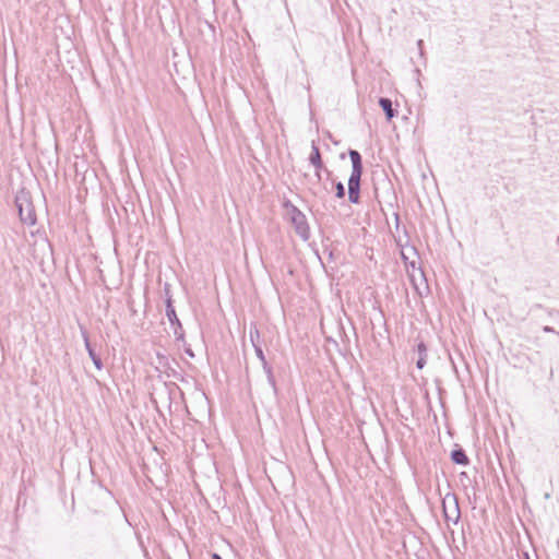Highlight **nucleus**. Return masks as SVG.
<instances>
[{"label":"nucleus","instance_id":"obj_19","mask_svg":"<svg viewBox=\"0 0 559 559\" xmlns=\"http://www.w3.org/2000/svg\"><path fill=\"white\" fill-rule=\"evenodd\" d=\"M212 558L213 559H222V557L219 555H217V554H213Z\"/></svg>","mask_w":559,"mask_h":559},{"label":"nucleus","instance_id":"obj_12","mask_svg":"<svg viewBox=\"0 0 559 559\" xmlns=\"http://www.w3.org/2000/svg\"><path fill=\"white\" fill-rule=\"evenodd\" d=\"M405 267L407 275H409L411 273H415V271H421L416 260H411L409 262H406Z\"/></svg>","mask_w":559,"mask_h":559},{"label":"nucleus","instance_id":"obj_1","mask_svg":"<svg viewBox=\"0 0 559 559\" xmlns=\"http://www.w3.org/2000/svg\"><path fill=\"white\" fill-rule=\"evenodd\" d=\"M348 154L352 160V174L348 179V200L352 203H358L360 177L362 174L361 156L355 150H350Z\"/></svg>","mask_w":559,"mask_h":559},{"label":"nucleus","instance_id":"obj_13","mask_svg":"<svg viewBox=\"0 0 559 559\" xmlns=\"http://www.w3.org/2000/svg\"><path fill=\"white\" fill-rule=\"evenodd\" d=\"M409 253H412L413 255H416L417 252H416V249L414 247H409L405 250L402 251L401 255H402V259L404 260V263L406 264V262H409Z\"/></svg>","mask_w":559,"mask_h":559},{"label":"nucleus","instance_id":"obj_8","mask_svg":"<svg viewBox=\"0 0 559 559\" xmlns=\"http://www.w3.org/2000/svg\"><path fill=\"white\" fill-rule=\"evenodd\" d=\"M166 317L173 326L177 325L179 329H181V323L176 314L175 308L171 305L170 297L166 300Z\"/></svg>","mask_w":559,"mask_h":559},{"label":"nucleus","instance_id":"obj_17","mask_svg":"<svg viewBox=\"0 0 559 559\" xmlns=\"http://www.w3.org/2000/svg\"><path fill=\"white\" fill-rule=\"evenodd\" d=\"M418 352L420 355H426V347L423 343L418 345Z\"/></svg>","mask_w":559,"mask_h":559},{"label":"nucleus","instance_id":"obj_6","mask_svg":"<svg viewBox=\"0 0 559 559\" xmlns=\"http://www.w3.org/2000/svg\"><path fill=\"white\" fill-rule=\"evenodd\" d=\"M254 346V352H255V355L257 357L260 359L261 364H262V367H263V370L265 371L266 376H267V380L270 382V384L275 388V379L273 377V373H272V369L271 367L269 366L266 359H265V356L263 354V350L260 346L253 344Z\"/></svg>","mask_w":559,"mask_h":559},{"label":"nucleus","instance_id":"obj_5","mask_svg":"<svg viewBox=\"0 0 559 559\" xmlns=\"http://www.w3.org/2000/svg\"><path fill=\"white\" fill-rule=\"evenodd\" d=\"M80 329H81V334H82V337L84 340V345H85V348H86V350L88 353V356L92 359L94 366L98 370H100L103 368L102 359L96 355V353L92 348L91 343H90V338H88V334H87L86 330L83 326H80Z\"/></svg>","mask_w":559,"mask_h":559},{"label":"nucleus","instance_id":"obj_16","mask_svg":"<svg viewBox=\"0 0 559 559\" xmlns=\"http://www.w3.org/2000/svg\"><path fill=\"white\" fill-rule=\"evenodd\" d=\"M174 334L176 335V337H177L178 340H183L182 328H181V329H179V328L176 325V328H175V330H174Z\"/></svg>","mask_w":559,"mask_h":559},{"label":"nucleus","instance_id":"obj_14","mask_svg":"<svg viewBox=\"0 0 559 559\" xmlns=\"http://www.w3.org/2000/svg\"><path fill=\"white\" fill-rule=\"evenodd\" d=\"M335 189H336V197L337 198H343L345 195V188H344V185L342 182H337L335 185Z\"/></svg>","mask_w":559,"mask_h":559},{"label":"nucleus","instance_id":"obj_15","mask_svg":"<svg viewBox=\"0 0 559 559\" xmlns=\"http://www.w3.org/2000/svg\"><path fill=\"white\" fill-rule=\"evenodd\" d=\"M426 355H420L419 359L417 360L416 362V366L418 369H423L425 364H426V358H425Z\"/></svg>","mask_w":559,"mask_h":559},{"label":"nucleus","instance_id":"obj_2","mask_svg":"<svg viewBox=\"0 0 559 559\" xmlns=\"http://www.w3.org/2000/svg\"><path fill=\"white\" fill-rule=\"evenodd\" d=\"M289 221L293 224L296 234L302 239L308 240L310 237V229L307 223L306 215L299 211L296 206H290L287 211Z\"/></svg>","mask_w":559,"mask_h":559},{"label":"nucleus","instance_id":"obj_3","mask_svg":"<svg viewBox=\"0 0 559 559\" xmlns=\"http://www.w3.org/2000/svg\"><path fill=\"white\" fill-rule=\"evenodd\" d=\"M442 508L445 520L456 524L460 519V508L455 495L447 493L442 499Z\"/></svg>","mask_w":559,"mask_h":559},{"label":"nucleus","instance_id":"obj_11","mask_svg":"<svg viewBox=\"0 0 559 559\" xmlns=\"http://www.w3.org/2000/svg\"><path fill=\"white\" fill-rule=\"evenodd\" d=\"M451 457L454 463L460 464V465H466L468 463V459H467L465 452L461 449L453 450L451 453Z\"/></svg>","mask_w":559,"mask_h":559},{"label":"nucleus","instance_id":"obj_7","mask_svg":"<svg viewBox=\"0 0 559 559\" xmlns=\"http://www.w3.org/2000/svg\"><path fill=\"white\" fill-rule=\"evenodd\" d=\"M17 207L21 221L24 222L25 224L34 225L36 222V217L32 212L29 204H26V211H24L23 205L21 203H17Z\"/></svg>","mask_w":559,"mask_h":559},{"label":"nucleus","instance_id":"obj_18","mask_svg":"<svg viewBox=\"0 0 559 559\" xmlns=\"http://www.w3.org/2000/svg\"><path fill=\"white\" fill-rule=\"evenodd\" d=\"M186 353H187L190 357H193V356H194L193 352H192L190 348H187V349H186Z\"/></svg>","mask_w":559,"mask_h":559},{"label":"nucleus","instance_id":"obj_10","mask_svg":"<svg viewBox=\"0 0 559 559\" xmlns=\"http://www.w3.org/2000/svg\"><path fill=\"white\" fill-rule=\"evenodd\" d=\"M379 105L385 112L386 119L390 121L395 117V110L392 107V102L389 98L381 97L379 99Z\"/></svg>","mask_w":559,"mask_h":559},{"label":"nucleus","instance_id":"obj_9","mask_svg":"<svg viewBox=\"0 0 559 559\" xmlns=\"http://www.w3.org/2000/svg\"><path fill=\"white\" fill-rule=\"evenodd\" d=\"M309 160L317 168V176L320 177L319 170L322 168L323 165H322L319 147L314 143H312V151L309 156Z\"/></svg>","mask_w":559,"mask_h":559},{"label":"nucleus","instance_id":"obj_4","mask_svg":"<svg viewBox=\"0 0 559 559\" xmlns=\"http://www.w3.org/2000/svg\"><path fill=\"white\" fill-rule=\"evenodd\" d=\"M408 278H409L414 289L416 290V293L419 296H423L428 293L429 287H428L427 280H426V276H425V273L423 270L415 271V273H411L408 275Z\"/></svg>","mask_w":559,"mask_h":559},{"label":"nucleus","instance_id":"obj_20","mask_svg":"<svg viewBox=\"0 0 559 559\" xmlns=\"http://www.w3.org/2000/svg\"><path fill=\"white\" fill-rule=\"evenodd\" d=\"M545 331H546V332H552V329H551V328H549V326H546V328H545Z\"/></svg>","mask_w":559,"mask_h":559}]
</instances>
